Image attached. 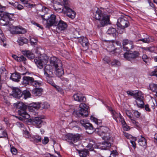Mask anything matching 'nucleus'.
<instances>
[{
	"mask_svg": "<svg viewBox=\"0 0 157 157\" xmlns=\"http://www.w3.org/2000/svg\"><path fill=\"white\" fill-rule=\"evenodd\" d=\"M93 17L98 20L96 24L98 28L104 27L109 24V16L99 9L94 13Z\"/></svg>",
	"mask_w": 157,
	"mask_h": 157,
	"instance_id": "obj_1",
	"label": "nucleus"
},
{
	"mask_svg": "<svg viewBox=\"0 0 157 157\" xmlns=\"http://www.w3.org/2000/svg\"><path fill=\"white\" fill-rule=\"evenodd\" d=\"M31 84L35 88L39 87V82L38 81H35L34 79V81H33Z\"/></svg>",
	"mask_w": 157,
	"mask_h": 157,
	"instance_id": "obj_48",
	"label": "nucleus"
},
{
	"mask_svg": "<svg viewBox=\"0 0 157 157\" xmlns=\"http://www.w3.org/2000/svg\"><path fill=\"white\" fill-rule=\"evenodd\" d=\"M111 113L112 117L117 123L121 122L123 128H126V129L128 128L129 127L127 125L123 117L120 113L112 110Z\"/></svg>",
	"mask_w": 157,
	"mask_h": 157,
	"instance_id": "obj_4",
	"label": "nucleus"
},
{
	"mask_svg": "<svg viewBox=\"0 0 157 157\" xmlns=\"http://www.w3.org/2000/svg\"><path fill=\"white\" fill-rule=\"evenodd\" d=\"M48 138L47 137H45L44 139L42 140V143L43 144L45 145L48 143L49 142Z\"/></svg>",
	"mask_w": 157,
	"mask_h": 157,
	"instance_id": "obj_54",
	"label": "nucleus"
},
{
	"mask_svg": "<svg viewBox=\"0 0 157 157\" xmlns=\"http://www.w3.org/2000/svg\"><path fill=\"white\" fill-rule=\"evenodd\" d=\"M129 22L127 17L121 16L117 20V25L118 27L122 29H124L129 25Z\"/></svg>",
	"mask_w": 157,
	"mask_h": 157,
	"instance_id": "obj_6",
	"label": "nucleus"
},
{
	"mask_svg": "<svg viewBox=\"0 0 157 157\" xmlns=\"http://www.w3.org/2000/svg\"><path fill=\"white\" fill-rule=\"evenodd\" d=\"M0 72L1 74H6L7 73V71L4 67H2L0 69Z\"/></svg>",
	"mask_w": 157,
	"mask_h": 157,
	"instance_id": "obj_56",
	"label": "nucleus"
},
{
	"mask_svg": "<svg viewBox=\"0 0 157 157\" xmlns=\"http://www.w3.org/2000/svg\"><path fill=\"white\" fill-rule=\"evenodd\" d=\"M144 108L147 111L150 112L151 111V109L149 108V105L148 104L145 105L144 106V107L143 108Z\"/></svg>",
	"mask_w": 157,
	"mask_h": 157,
	"instance_id": "obj_63",
	"label": "nucleus"
},
{
	"mask_svg": "<svg viewBox=\"0 0 157 157\" xmlns=\"http://www.w3.org/2000/svg\"><path fill=\"white\" fill-rule=\"evenodd\" d=\"M58 21L56 16L54 14H51L47 19H44L42 21V23L46 27L48 28L53 26H56Z\"/></svg>",
	"mask_w": 157,
	"mask_h": 157,
	"instance_id": "obj_3",
	"label": "nucleus"
},
{
	"mask_svg": "<svg viewBox=\"0 0 157 157\" xmlns=\"http://www.w3.org/2000/svg\"><path fill=\"white\" fill-rule=\"evenodd\" d=\"M101 136L103 140H110V136L109 133L107 132L105 134H103Z\"/></svg>",
	"mask_w": 157,
	"mask_h": 157,
	"instance_id": "obj_40",
	"label": "nucleus"
},
{
	"mask_svg": "<svg viewBox=\"0 0 157 157\" xmlns=\"http://www.w3.org/2000/svg\"><path fill=\"white\" fill-rule=\"evenodd\" d=\"M136 140V138L133 139L132 140H130V142L132 145V146L135 148L136 146V144L135 143V141Z\"/></svg>",
	"mask_w": 157,
	"mask_h": 157,
	"instance_id": "obj_61",
	"label": "nucleus"
},
{
	"mask_svg": "<svg viewBox=\"0 0 157 157\" xmlns=\"http://www.w3.org/2000/svg\"><path fill=\"white\" fill-rule=\"evenodd\" d=\"M3 11L4 10H2V11L1 12V13H0V16L2 17V19H5V21L9 23V21L12 20V19L14 16V14L4 12Z\"/></svg>",
	"mask_w": 157,
	"mask_h": 157,
	"instance_id": "obj_14",
	"label": "nucleus"
},
{
	"mask_svg": "<svg viewBox=\"0 0 157 157\" xmlns=\"http://www.w3.org/2000/svg\"><path fill=\"white\" fill-rule=\"evenodd\" d=\"M134 98L136 99L135 102L136 105L140 108H143L144 104L143 101L144 94L141 91L135 93Z\"/></svg>",
	"mask_w": 157,
	"mask_h": 157,
	"instance_id": "obj_5",
	"label": "nucleus"
},
{
	"mask_svg": "<svg viewBox=\"0 0 157 157\" xmlns=\"http://www.w3.org/2000/svg\"><path fill=\"white\" fill-rule=\"evenodd\" d=\"M53 68L52 66L51 65L49 64L46 65L43 71L44 75L46 77H52L53 75Z\"/></svg>",
	"mask_w": 157,
	"mask_h": 157,
	"instance_id": "obj_12",
	"label": "nucleus"
},
{
	"mask_svg": "<svg viewBox=\"0 0 157 157\" xmlns=\"http://www.w3.org/2000/svg\"><path fill=\"white\" fill-rule=\"evenodd\" d=\"M22 53L30 59H33L34 57L33 54L30 51L24 50L22 51Z\"/></svg>",
	"mask_w": 157,
	"mask_h": 157,
	"instance_id": "obj_26",
	"label": "nucleus"
},
{
	"mask_svg": "<svg viewBox=\"0 0 157 157\" xmlns=\"http://www.w3.org/2000/svg\"><path fill=\"white\" fill-rule=\"evenodd\" d=\"M42 7L41 10H40V16L42 20L44 19H47L49 17L48 14V9L45 6H43L40 4V8Z\"/></svg>",
	"mask_w": 157,
	"mask_h": 157,
	"instance_id": "obj_13",
	"label": "nucleus"
},
{
	"mask_svg": "<svg viewBox=\"0 0 157 157\" xmlns=\"http://www.w3.org/2000/svg\"><path fill=\"white\" fill-rule=\"evenodd\" d=\"M10 78L13 81L18 82L21 78V76L19 73L16 72L12 74Z\"/></svg>",
	"mask_w": 157,
	"mask_h": 157,
	"instance_id": "obj_22",
	"label": "nucleus"
},
{
	"mask_svg": "<svg viewBox=\"0 0 157 157\" xmlns=\"http://www.w3.org/2000/svg\"><path fill=\"white\" fill-rule=\"evenodd\" d=\"M142 59L146 63H147L149 59L147 55H144L142 56Z\"/></svg>",
	"mask_w": 157,
	"mask_h": 157,
	"instance_id": "obj_55",
	"label": "nucleus"
},
{
	"mask_svg": "<svg viewBox=\"0 0 157 157\" xmlns=\"http://www.w3.org/2000/svg\"><path fill=\"white\" fill-rule=\"evenodd\" d=\"M139 55L138 52L135 51L132 53L125 52L124 54V58L128 60L131 61L138 57Z\"/></svg>",
	"mask_w": 157,
	"mask_h": 157,
	"instance_id": "obj_10",
	"label": "nucleus"
},
{
	"mask_svg": "<svg viewBox=\"0 0 157 157\" xmlns=\"http://www.w3.org/2000/svg\"><path fill=\"white\" fill-rule=\"evenodd\" d=\"M47 82L48 83L51 84L52 86H54L56 84L54 83L53 81L51 79L49 78L47 80Z\"/></svg>",
	"mask_w": 157,
	"mask_h": 157,
	"instance_id": "obj_64",
	"label": "nucleus"
},
{
	"mask_svg": "<svg viewBox=\"0 0 157 157\" xmlns=\"http://www.w3.org/2000/svg\"><path fill=\"white\" fill-rule=\"evenodd\" d=\"M111 65L114 66H120L121 65L120 62L118 60L116 59L113 60L111 63Z\"/></svg>",
	"mask_w": 157,
	"mask_h": 157,
	"instance_id": "obj_45",
	"label": "nucleus"
},
{
	"mask_svg": "<svg viewBox=\"0 0 157 157\" xmlns=\"http://www.w3.org/2000/svg\"><path fill=\"white\" fill-rule=\"evenodd\" d=\"M27 108L29 111L36 112L39 109V107L36 104L33 103L30 104L29 106H27Z\"/></svg>",
	"mask_w": 157,
	"mask_h": 157,
	"instance_id": "obj_23",
	"label": "nucleus"
},
{
	"mask_svg": "<svg viewBox=\"0 0 157 157\" xmlns=\"http://www.w3.org/2000/svg\"><path fill=\"white\" fill-rule=\"evenodd\" d=\"M124 50L128 51L132 49L133 48V42L132 41H130L126 46L125 45L123 48Z\"/></svg>",
	"mask_w": 157,
	"mask_h": 157,
	"instance_id": "obj_31",
	"label": "nucleus"
},
{
	"mask_svg": "<svg viewBox=\"0 0 157 157\" xmlns=\"http://www.w3.org/2000/svg\"><path fill=\"white\" fill-rule=\"evenodd\" d=\"M32 93L35 96L39 94V87L34 89L32 90Z\"/></svg>",
	"mask_w": 157,
	"mask_h": 157,
	"instance_id": "obj_46",
	"label": "nucleus"
},
{
	"mask_svg": "<svg viewBox=\"0 0 157 157\" xmlns=\"http://www.w3.org/2000/svg\"><path fill=\"white\" fill-rule=\"evenodd\" d=\"M34 141L35 143H38L39 142V137L38 136H34L33 138Z\"/></svg>",
	"mask_w": 157,
	"mask_h": 157,
	"instance_id": "obj_59",
	"label": "nucleus"
},
{
	"mask_svg": "<svg viewBox=\"0 0 157 157\" xmlns=\"http://www.w3.org/2000/svg\"><path fill=\"white\" fill-rule=\"evenodd\" d=\"M0 23L2 25H7L9 23H8L7 22H6V21H5V19H2L1 17L0 21Z\"/></svg>",
	"mask_w": 157,
	"mask_h": 157,
	"instance_id": "obj_52",
	"label": "nucleus"
},
{
	"mask_svg": "<svg viewBox=\"0 0 157 157\" xmlns=\"http://www.w3.org/2000/svg\"><path fill=\"white\" fill-rule=\"evenodd\" d=\"M98 134L100 136H103L107 132H108L109 129L108 128L104 126H101L100 128H98Z\"/></svg>",
	"mask_w": 157,
	"mask_h": 157,
	"instance_id": "obj_24",
	"label": "nucleus"
},
{
	"mask_svg": "<svg viewBox=\"0 0 157 157\" xmlns=\"http://www.w3.org/2000/svg\"><path fill=\"white\" fill-rule=\"evenodd\" d=\"M81 135L79 134L73 135L69 134L66 136V140L71 144H74L80 140Z\"/></svg>",
	"mask_w": 157,
	"mask_h": 157,
	"instance_id": "obj_9",
	"label": "nucleus"
},
{
	"mask_svg": "<svg viewBox=\"0 0 157 157\" xmlns=\"http://www.w3.org/2000/svg\"><path fill=\"white\" fill-rule=\"evenodd\" d=\"M50 64L53 67V68H56V67H60L61 65L62 64L61 60L58 59L55 56L52 57L49 60Z\"/></svg>",
	"mask_w": 157,
	"mask_h": 157,
	"instance_id": "obj_11",
	"label": "nucleus"
},
{
	"mask_svg": "<svg viewBox=\"0 0 157 157\" xmlns=\"http://www.w3.org/2000/svg\"><path fill=\"white\" fill-rule=\"evenodd\" d=\"M130 41L131 40L127 39H125L123 40L122 41L123 48L125 45L126 46Z\"/></svg>",
	"mask_w": 157,
	"mask_h": 157,
	"instance_id": "obj_51",
	"label": "nucleus"
},
{
	"mask_svg": "<svg viewBox=\"0 0 157 157\" xmlns=\"http://www.w3.org/2000/svg\"><path fill=\"white\" fill-rule=\"evenodd\" d=\"M114 41L113 40H112V42L111 43V44H110L108 46V50L109 51V52H111L115 50L114 44L113 43V42Z\"/></svg>",
	"mask_w": 157,
	"mask_h": 157,
	"instance_id": "obj_43",
	"label": "nucleus"
},
{
	"mask_svg": "<svg viewBox=\"0 0 157 157\" xmlns=\"http://www.w3.org/2000/svg\"><path fill=\"white\" fill-rule=\"evenodd\" d=\"M48 57L45 54H40V69L42 68L43 65L46 64L48 61Z\"/></svg>",
	"mask_w": 157,
	"mask_h": 157,
	"instance_id": "obj_15",
	"label": "nucleus"
},
{
	"mask_svg": "<svg viewBox=\"0 0 157 157\" xmlns=\"http://www.w3.org/2000/svg\"><path fill=\"white\" fill-rule=\"evenodd\" d=\"M54 10L56 12L60 13L62 12H63L64 13L66 14L67 16V11H64V7L63 8L61 6H56L55 5L53 6Z\"/></svg>",
	"mask_w": 157,
	"mask_h": 157,
	"instance_id": "obj_27",
	"label": "nucleus"
},
{
	"mask_svg": "<svg viewBox=\"0 0 157 157\" xmlns=\"http://www.w3.org/2000/svg\"><path fill=\"white\" fill-rule=\"evenodd\" d=\"M62 64L61 65L60 67H57L55 68L56 71V74L58 76H61L64 74V71L62 68Z\"/></svg>",
	"mask_w": 157,
	"mask_h": 157,
	"instance_id": "obj_28",
	"label": "nucleus"
},
{
	"mask_svg": "<svg viewBox=\"0 0 157 157\" xmlns=\"http://www.w3.org/2000/svg\"><path fill=\"white\" fill-rule=\"evenodd\" d=\"M53 87L56 88L58 92H62V89L60 87L56 85V84Z\"/></svg>",
	"mask_w": 157,
	"mask_h": 157,
	"instance_id": "obj_62",
	"label": "nucleus"
},
{
	"mask_svg": "<svg viewBox=\"0 0 157 157\" xmlns=\"http://www.w3.org/2000/svg\"><path fill=\"white\" fill-rule=\"evenodd\" d=\"M73 37L74 38H78L80 37L78 32L75 29H73Z\"/></svg>",
	"mask_w": 157,
	"mask_h": 157,
	"instance_id": "obj_44",
	"label": "nucleus"
},
{
	"mask_svg": "<svg viewBox=\"0 0 157 157\" xmlns=\"http://www.w3.org/2000/svg\"><path fill=\"white\" fill-rule=\"evenodd\" d=\"M149 87L150 90L152 91L155 93L157 91V84L154 83L150 84Z\"/></svg>",
	"mask_w": 157,
	"mask_h": 157,
	"instance_id": "obj_41",
	"label": "nucleus"
},
{
	"mask_svg": "<svg viewBox=\"0 0 157 157\" xmlns=\"http://www.w3.org/2000/svg\"><path fill=\"white\" fill-rule=\"evenodd\" d=\"M89 107L84 103H81L79 105L80 109L76 111V113L78 116L87 117L88 115V109Z\"/></svg>",
	"mask_w": 157,
	"mask_h": 157,
	"instance_id": "obj_7",
	"label": "nucleus"
},
{
	"mask_svg": "<svg viewBox=\"0 0 157 157\" xmlns=\"http://www.w3.org/2000/svg\"><path fill=\"white\" fill-rule=\"evenodd\" d=\"M28 41V40L27 39L23 37H20L17 40L20 45H22L24 44L27 43Z\"/></svg>",
	"mask_w": 157,
	"mask_h": 157,
	"instance_id": "obj_32",
	"label": "nucleus"
},
{
	"mask_svg": "<svg viewBox=\"0 0 157 157\" xmlns=\"http://www.w3.org/2000/svg\"><path fill=\"white\" fill-rule=\"evenodd\" d=\"M140 113L137 110H135L134 112V116L136 118H139L140 116Z\"/></svg>",
	"mask_w": 157,
	"mask_h": 157,
	"instance_id": "obj_58",
	"label": "nucleus"
},
{
	"mask_svg": "<svg viewBox=\"0 0 157 157\" xmlns=\"http://www.w3.org/2000/svg\"><path fill=\"white\" fill-rule=\"evenodd\" d=\"M74 99L79 102H85L86 101V98L82 94L77 93L73 95Z\"/></svg>",
	"mask_w": 157,
	"mask_h": 157,
	"instance_id": "obj_19",
	"label": "nucleus"
},
{
	"mask_svg": "<svg viewBox=\"0 0 157 157\" xmlns=\"http://www.w3.org/2000/svg\"><path fill=\"white\" fill-rule=\"evenodd\" d=\"M2 90V83H1V76L0 75V95L1 96L2 98L6 100L7 93L4 92Z\"/></svg>",
	"mask_w": 157,
	"mask_h": 157,
	"instance_id": "obj_29",
	"label": "nucleus"
},
{
	"mask_svg": "<svg viewBox=\"0 0 157 157\" xmlns=\"http://www.w3.org/2000/svg\"><path fill=\"white\" fill-rule=\"evenodd\" d=\"M110 140H107L104 142L102 144V148L104 149H106L107 147H109L111 146Z\"/></svg>",
	"mask_w": 157,
	"mask_h": 157,
	"instance_id": "obj_35",
	"label": "nucleus"
},
{
	"mask_svg": "<svg viewBox=\"0 0 157 157\" xmlns=\"http://www.w3.org/2000/svg\"><path fill=\"white\" fill-rule=\"evenodd\" d=\"M22 96L24 98L26 99L28 98H29L31 96L30 92L28 90H25L22 92Z\"/></svg>",
	"mask_w": 157,
	"mask_h": 157,
	"instance_id": "obj_34",
	"label": "nucleus"
},
{
	"mask_svg": "<svg viewBox=\"0 0 157 157\" xmlns=\"http://www.w3.org/2000/svg\"><path fill=\"white\" fill-rule=\"evenodd\" d=\"M45 119V117L44 116H40V125H44L46 124L44 119Z\"/></svg>",
	"mask_w": 157,
	"mask_h": 157,
	"instance_id": "obj_47",
	"label": "nucleus"
},
{
	"mask_svg": "<svg viewBox=\"0 0 157 157\" xmlns=\"http://www.w3.org/2000/svg\"><path fill=\"white\" fill-rule=\"evenodd\" d=\"M140 138L139 139L138 141L139 144L142 147L146 146L147 141L146 139L142 136H140Z\"/></svg>",
	"mask_w": 157,
	"mask_h": 157,
	"instance_id": "obj_30",
	"label": "nucleus"
},
{
	"mask_svg": "<svg viewBox=\"0 0 157 157\" xmlns=\"http://www.w3.org/2000/svg\"><path fill=\"white\" fill-rule=\"evenodd\" d=\"M30 41L31 45H34L37 44L38 40L36 37H32L30 38Z\"/></svg>",
	"mask_w": 157,
	"mask_h": 157,
	"instance_id": "obj_42",
	"label": "nucleus"
},
{
	"mask_svg": "<svg viewBox=\"0 0 157 157\" xmlns=\"http://www.w3.org/2000/svg\"><path fill=\"white\" fill-rule=\"evenodd\" d=\"M139 41H142L144 43H148L150 42V40L149 38H144L141 39L139 40Z\"/></svg>",
	"mask_w": 157,
	"mask_h": 157,
	"instance_id": "obj_60",
	"label": "nucleus"
},
{
	"mask_svg": "<svg viewBox=\"0 0 157 157\" xmlns=\"http://www.w3.org/2000/svg\"><path fill=\"white\" fill-rule=\"evenodd\" d=\"M116 32L117 31L116 29L112 27H110L108 30L107 32L108 34H112L113 36H114V35H116Z\"/></svg>",
	"mask_w": 157,
	"mask_h": 157,
	"instance_id": "obj_38",
	"label": "nucleus"
},
{
	"mask_svg": "<svg viewBox=\"0 0 157 157\" xmlns=\"http://www.w3.org/2000/svg\"><path fill=\"white\" fill-rule=\"evenodd\" d=\"M12 95L14 97L19 99L22 96V92L18 88H13Z\"/></svg>",
	"mask_w": 157,
	"mask_h": 157,
	"instance_id": "obj_21",
	"label": "nucleus"
},
{
	"mask_svg": "<svg viewBox=\"0 0 157 157\" xmlns=\"http://www.w3.org/2000/svg\"><path fill=\"white\" fill-rule=\"evenodd\" d=\"M49 107V104L46 102L40 103V109H47Z\"/></svg>",
	"mask_w": 157,
	"mask_h": 157,
	"instance_id": "obj_36",
	"label": "nucleus"
},
{
	"mask_svg": "<svg viewBox=\"0 0 157 157\" xmlns=\"http://www.w3.org/2000/svg\"><path fill=\"white\" fill-rule=\"evenodd\" d=\"M126 113L127 115L131 119L133 117V116L132 113L128 110H126Z\"/></svg>",
	"mask_w": 157,
	"mask_h": 157,
	"instance_id": "obj_50",
	"label": "nucleus"
},
{
	"mask_svg": "<svg viewBox=\"0 0 157 157\" xmlns=\"http://www.w3.org/2000/svg\"><path fill=\"white\" fill-rule=\"evenodd\" d=\"M2 32L0 29V34L2 35V37H0V40H1V44L4 47H5L6 45V42L5 38L2 35Z\"/></svg>",
	"mask_w": 157,
	"mask_h": 157,
	"instance_id": "obj_39",
	"label": "nucleus"
},
{
	"mask_svg": "<svg viewBox=\"0 0 157 157\" xmlns=\"http://www.w3.org/2000/svg\"><path fill=\"white\" fill-rule=\"evenodd\" d=\"M84 127L87 130L86 132L89 134H91L94 131L93 126L92 124L90 123H88L87 124H86Z\"/></svg>",
	"mask_w": 157,
	"mask_h": 157,
	"instance_id": "obj_25",
	"label": "nucleus"
},
{
	"mask_svg": "<svg viewBox=\"0 0 157 157\" xmlns=\"http://www.w3.org/2000/svg\"><path fill=\"white\" fill-rule=\"evenodd\" d=\"M78 41L86 49L88 48L89 44L86 37L83 36L79 37Z\"/></svg>",
	"mask_w": 157,
	"mask_h": 157,
	"instance_id": "obj_16",
	"label": "nucleus"
},
{
	"mask_svg": "<svg viewBox=\"0 0 157 157\" xmlns=\"http://www.w3.org/2000/svg\"><path fill=\"white\" fill-rule=\"evenodd\" d=\"M31 122L36 127H39V117H35L31 120Z\"/></svg>",
	"mask_w": 157,
	"mask_h": 157,
	"instance_id": "obj_33",
	"label": "nucleus"
},
{
	"mask_svg": "<svg viewBox=\"0 0 157 157\" xmlns=\"http://www.w3.org/2000/svg\"><path fill=\"white\" fill-rule=\"evenodd\" d=\"M26 60V59L23 56H21L20 57H19L18 62H21L23 61H25Z\"/></svg>",
	"mask_w": 157,
	"mask_h": 157,
	"instance_id": "obj_57",
	"label": "nucleus"
},
{
	"mask_svg": "<svg viewBox=\"0 0 157 157\" xmlns=\"http://www.w3.org/2000/svg\"><path fill=\"white\" fill-rule=\"evenodd\" d=\"M13 29H14V30L11 31L10 30L11 33L12 34H24L26 32V30L23 28L21 27L13 26Z\"/></svg>",
	"mask_w": 157,
	"mask_h": 157,
	"instance_id": "obj_17",
	"label": "nucleus"
},
{
	"mask_svg": "<svg viewBox=\"0 0 157 157\" xmlns=\"http://www.w3.org/2000/svg\"><path fill=\"white\" fill-rule=\"evenodd\" d=\"M63 3L64 5V11H67V16L73 19L75 16L76 13L75 12L71 9L69 7V5L68 3V0H63Z\"/></svg>",
	"mask_w": 157,
	"mask_h": 157,
	"instance_id": "obj_8",
	"label": "nucleus"
},
{
	"mask_svg": "<svg viewBox=\"0 0 157 157\" xmlns=\"http://www.w3.org/2000/svg\"><path fill=\"white\" fill-rule=\"evenodd\" d=\"M56 29L58 31H63L66 29L67 27V24L64 21L60 20L56 25Z\"/></svg>",
	"mask_w": 157,
	"mask_h": 157,
	"instance_id": "obj_18",
	"label": "nucleus"
},
{
	"mask_svg": "<svg viewBox=\"0 0 157 157\" xmlns=\"http://www.w3.org/2000/svg\"><path fill=\"white\" fill-rule=\"evenodd\" d=\"M14 106L19 109L18 111L19 115L25 118H29V116L26 112L27 105L22 102H19L14 104Z\"/></svg>",
	"mask_w": 157,
	"mask_h": 157,
	"instance_id": "obj_2",
	"label": "nucleus"
},
{
	"mask_svg": "<svg viewBox=\"0 0 157 157\" xmlns=\"http://www.w3.org/2000/svg\"><path fill=\"white\" fill-rule=\"evenodd\" d=\"M132 123L134 125L136 126L137 127H139L140 124L139 123L137 122L134 118L133 117L132 119H130Z\"/></svg>",
	"mask_w": 157,
	"mask_h": 157,
	"instance_id": "obj_49",
	"label": "nucleus"
},
{
	"mask_svg": "<svg viewBox=\"0 0 157 157\" xmlns=\"http://www.w3.org/2000/svg\"><path fill=\"white\" fill-rule=\"evenodd\" d=\"M22 84L25 86L31 84L34 81V78L32 77L24 76L23 77Z\"/></svg>",
	"mask_w": 157,
	"mask_h": 157,
	"instance_id": "obj_20",
	"label": "nucleus"
},
{
	"mask_svg": "<svg viewBox=\"0 0 157 157\" xmlns=\"http://www.w3.org/2000/svg\"><path fill=\"white\" fill-rule=\"evenodd\" d=\"M79 154L81 157H86L89 154V151L87 150L84 149L79 152Z\"/></svg>",
	"mask_w": 157,
	"mask_h": 157,
	"instance_id": "obj_37",
	"label": "nucleus"
},
{
	"mask_svg": "<svg viewBox=\"0 0 157 157\" xmlns=\"http://www.w3.org/2000/svg\"><path fill=\"white\" fill-rule=\"evenodd\" d=\"M104 61L106 63L110 64V59L109 57L105 56L103 59Z\"/></svg>",
	"mask_w": 157,
	"mask_h": 157,
	"instance_id": "obj_53",
	"label": "nucleus"
}]
</instances>
